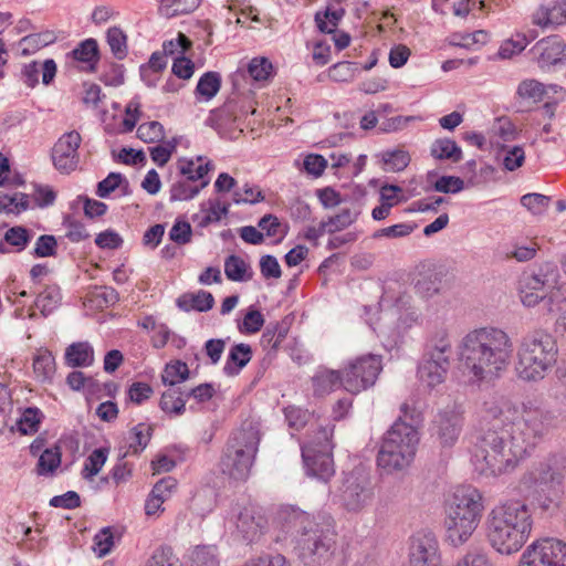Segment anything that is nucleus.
<instances>
[{
    "label": "nucleus",
    "instance_id": "f257e3e1",
    "mask_svg": "<svg viewBox=\"0 0 566 566\" xmlns=\"http://www.w3.org/2000/svg\"><path fill=\"white\" fill-rule=\"evenodd\" d=\"M479 417L481 429L471 462L475 472L486 478L513 471L543 440L549 427L544 409L516 406L497 392L484 396Z\"/></svg>",
    "mask_w": 566,
    "mask_h": 566
},
{
    "label": "nucleus",
    "instance_id": "f03ea898",
    "mask_svg": "<svg viewBox=\"0 0 566 566\" xmlns=\"http://www.w3.org/2000/svg\"><path fill=\"white\" fill-rule=\"evenodd\" d=\"M513 352L510 335L493 326L468 332L458 346L459 359L473 384L501 378L510 367Z\"/></svg>",
    "mask_w": 566,
    "mask_h": 566
},
{
    "label": "nucleus",
    "instance_id": "7ed1b4c3",
    "mask_svg": "<svg viewBox=\"0 0 566 566\" xmlns=\"http://www.w3.org/2000/svg\"><path fill=\"white\" fill-rule=\"evenodd\" d=\"M486 539L501 555L517 553L528 541L533 528L530 506L520 500H510L494 506L488 514Z\"/></svg>",
    "mask_w": 566,
    "mask_h": 566
},
{
    "label": "nucleus",
    "instance_id": "20e7f679",
    "mask_svg": "<svg viewBox=\"0 0 566 566\" xmlns=\"http://www.w3.org/2000/svg\"><path fill=\"white\" fill-rule=\"evenodd\" d=\"M286 522L298 535L295 549L305 566H322L332 558L336 545L332 516L292 510Z\"/></svg>",
    "mask_w": 566,
    "mask_h": 566
},
{
    "label": "nucleus",
    "instance_id": "39448f33",
    "mask_svg": "<svg viewBox=\"0 0 566 566\" xmlns=\"http://www.w3.org/2000/svg\"><path fill=\"white\" fill-rule=\"evenodd\" d=\"M555 338L543 329L525 335L517 348L515 371L520 379L536 382L545 378L557 361Z\"/></svg>",
    "mask_w": 566,
    "mask_h": 566
},
{
    "label": "nucleus",
    "instance_id": "423d86ee",
    "mask_svg": "<svg viewBox=\"0 0 566 566\" xmlns=\"http://www.w3.org/2000/svg\"><path fill=\"white\" fill-rule=\"evenodd\" d=\"M417 428L398 419L385 433L377 454V465L387 474L405 471L412 463L419 444Z\"/></svg>",
    "mask_w": 566,
    "mask_h": 566
},
{
    "label": "nucleus",
    "instance_id": "0eeeda50",
    "mask_svg": "<svg viewBox=\"0 0 566 566\" xmlns=\"http://www.w3.org/2000/svg\"><path fill=\"white\" fill-rule=\"evenodd\" d=\"M259 443L260 432L252 422L234 431L220 461L222 472L234 480H245L251 472Z\"/></svg>",
    "mask_w": 566,
    "mask_h": 566
},
{
    "label": "nucleus",
    "instance_id": "6e6552de",
    "mask_svg": "<svg viewBox=\"0 0 566 566\" xmlns=\"http://www.w3.org/2000/svg\"><path fill=\"white\" fill-rule=\"evenodd\" d=\"M559 271L553 262H545L532 272H524L518 282L522 303L532 307L543 302L549 313L555 307L559 294Z\"/></svg>",
    "mask_w": 566,
    "mask_h": 566
},
{
    "label": "nucleus",
    "instance_id": "1a4fd4ad",
    "mask_svg": "<svg viewBox=\"0 0 566 566\" xmlns=\"http://www.w3.org/2000/svg\"><path fill=\"white\" fill-rule=\"evenodd\" d=\"M336 497L347 512H361L373 503L375 497L371 478L360 469L350 471L343 478Z\"/></svg>",
    "mask_w": 566,
    "mask_h": 566
},
{
    "label": "nucleus",
    "instance_id": "9d476101",
    "mask_svg": "<svg viewBox=\"0 0 566 566\" xmlns=\"http://www.w3.org/2000/svg\"><path fill=\"white\" fill-rule=\"evenodd\" d=\"M382 369L381 358L364 355L349 360L343 368V388L354 395L373 387Z\"/></svg>",
    "mask_w": 566,
    "mask_h": 566
},
{
    "label": "nucleus",
    "instance_id": "9b49d317",
    "mask_svg": "<svg viewBox=\"0 0 566 566\" xmlns=\"http://www.w3.org/2000/svg\"><path fill=\"white\" fill-rule=\"evenodd\" d=\"M518 566H566V543L552 537L537 539L526 547Z\"/></svg>",
    "mask_w": 566,
    "mask_h": 566
},
{
    "label": "nucleus",
    "instance_id": "f8f14e48",
    "mask_svg": "<svg viewBox=\"0 0 566 566\" xmlns=\"http://www.w3.org/2000/svg\"><path fill=\"white\" fill-rule=\"evenodd\" d=\"M233 520L237 532L248 543H256L268 531V518L262 510L253 504L237 505L233 509Z\"/></svg>",
    "mask_w": 566,
    "mask_h": 566
},
{
    "label": "nucleus",
    "instance_id": "ddd939ff",
    "mask_svg": "<svg viewBox=\"0 0 566 566\" xmlns=\"http://www.w3.org/2000/svg\"><path fill=\"white\" fill-rule=\"evenodd\" d=\"M483 497L480 491L471 485L455 489L447 506L446 513L480 521L483 512Z\"/></svg>",
    "mask_w": 566,
    "mask_h": 566
},
{
    "label": "nucleus",
    "instance_id": "4468645a",
    "mask_svg": "<svg viewBox=\"0 0 566 566\" xmlns=\"http://www.w3.org/2000/svg\"><path fill=\"white\" fill-rule=\"evenodd\" d=\"M410 566H441L439 543L432 532H418L411 537Z\"/></svg>",
    "mask_w": 566,
    "mask_h": 566
},
{
    "label": "nucleus",
    "instance_id": "2eb2a0df",
    "mask_svg": "<svg viewBox=\"0 0 566 566\" xmlns=\"http://www.w3.org/2000/svg\"><path fill=\"white\" fill-rule=\"evenodd\" d=\"M565 474L566 457L563 454H551L525 472L521 478V482L532 483L534 481H543L559 486Z\"/></svg>",
    "mask_w": 566,
    "mask_h": 566
},
{
    "label": "nucleus",
    "instance_id": "dca6fc26",
    "mask_svg": "<svg viewBox=\"0 0 566 566\" xmlns=\"http://www.w3.org/2000/svg\"><path fill=\"white\" fill-rule=\"evenodd\" d=\"M81 142L80 133L71 130L63 134L55 143L52 148V160L59 171L69 174L76 168L78 163L77 149Z\"/></svg>",
    "mask_w": 566,
    "mask_h": 566
},
{
    "label": "nucleus",
    "instance_id": "f3484780",
    "mask_svg": "<svg viewBox=\"0 0 566 566\" xmlns=\"http://www.w3.org/2000/svg\"><path fill=\"white\" fill-rule=\"evenodd\" d=\"M462 430V417L454 409L440 411L432 426L433 436L437 437L442 448H451L455 444Z\"/></svg>",
    "mask_w": 566,
    "mask_h": 566
},
{
    "label": "nucleus",
    "instance_id": "a211bd4d",
    "mask_svg": "<svg viewBox=\"0 0 566 566\" xmlns=\"http://www.w3.org/2000/svg\"><path fill=\"white\" fill-rule=\"evenodd\" d=\"M453 354L452 339L447 328L434 331L427 339L422 357L430 361L440 364L444 367H451Z\"/></svg>",
    "mask_w": 566,
    "mask_h": 566
},
{
    "label": "nucleus",
    "instance_id": "6ab92c4d",
    "mask_svg": "<svg viewBox=\"0 0 566 566\" xmlns=\"http://www.w3.org/2000/svg\"><path fill=\"white\" fill-rule=\"evenodd\" d=\"M302 458L310 475L325 482L334 475L335 468L332 452L315 451L313 446H304Z\"/></svg>",
    "mask_w": 566,
    "mask_h": 566
},
{
    "label": "nucleus",
    "instance_id": "aec40b11",
    "mask_svg": "<svg viewBox=\"0 0 566 566\" xmlns=\"http://www.w3.org/2000/svg\"><path fill=\"white\" fill-rule=\"evenodd\" d=\"M532 51L537 55V62L542 69L563 64L566 61V43L558 35L539 40Z\"/></svg>",
    "mask_w": 566,
    "mask_h": 566
},
{
    "label": "nucleus",
    "instance_id": "412c9836",
    "mask_svg": "<svg viewBox=\"0 0 566 566\" xmlns=\"http://www.w3.org/2000/svg\"><path fill=\"white\" fill-rule=\"evenodd\" d=\"M521 485L528 491L531 503L543 512H554L559 506V491L557 485L543 481L532 483H522Z\"/></svg>",
    "mask_w": 566,
    "mask_h": 566
},
{
    "label": "nucleus",
    "instance_id": "4be33fe9",
    "mask_svg": "<svg viewBox=\"0 0 566 566\" xmlns=\"http://www.w3.org/2000/svg\"><path fill=\"white\" fill-rule=\"evenodd\" d=\"M480 521H471V518L447 513L444 526L447 531V538L454 547L462 546L472 536L476 530Z\"/></svg>",
    "mask_w": 566,
    "mask_h": 566
},
{
    "label": "nucleus",
    "instance_id": "5701e85b",
    "mask_svg": "<svg viewBox=\"0 0 566 566\" xmlns=\"http://www.w3.org/2000/svg\"><path fill=\"white\" fill-rule=\"evenodd\" d=\"M450 368L440 364L421 358L418 364L417 376L419 380L429 388H434L447 379Z\"/></svg>",
    "mask_w": 566,
    "mask_h": 566
},
{
    "label": "nucleus",
    "instance_id": "b1692460",
    "mask_svg": "<svg viewBox=\"0 0 566 566\" xmlns=\"http://www.w3.org/2000/svg\"><path fill=\"white\" fill-rule=\"evenodd\" d=\"M69 367H88L94 363V349L88 342H77L67 346L64 355Z\"/></svg>",
    "mask_w": 566,
    "mask_h": 566
},
{
    "label": "nucleus",
    "instance_id": "393cba45",
    "mask_svg": "<svg viewBox=\"0 0 566 566\" xmlns=\"http://www.w3.org/2000/svg\"><path fill=\"white\" fill-rule=\"evenodd\" d=\"M177 305L180 310L189 312H207L214 305V298L211 293L200 290L197 293H185L177 298Z\"/></svg>",
    "mask_w": 566,
    "mask_h": 566
},
{
    "label": "nucleus",
    "instance_id": "a878e982",
    "mask_svg": "<svg viewBox=\"0 0 566 566\" xmlns=\"http://www.w3.org/2000/svg\"><path fill=\"white\" fill-rule=\"evenodd\" d=\"M312 381L315 394L323 396L336 388H343V371L331 369L321 370L312 378Z\"/></svg>",
    "mask_w": 566,
    "mask_h": 566
},
{
    "label": "nucleus",
    "instance_id": "bb28decb",
    "mask_svg": "<svg viewBox=\"0 0 566 566\" xmlns=\"http://www.w3.org/2000/svg\"><path fill=\"white\" fill-rule=\"evenodd\" d=\"M252 358V349L248 344H237L230 349L228 360L223 367V371L228 376L239 373Z\"/></svg>",
    "mask_w": 566,
    "mask_h": 566
},
{
    "label": "nucleus",
    "instance_id": "cd10ccee",
    "mask_svg": "<svg viewBox=\"0 0 566 566\" xmlns=\"http://www.w3.org/2000/svg\"><path fill=\"white\" fill-rule=\"evenodd\" d=\"M55 359L51 352L41 349L33 358V371L38 380L51 382L55 374Z\"/></svg>",
    "mask_w": 566,
    "mask_h": 566
},
{
    "label": "nucleus",
    "instance_id": "c85d7f7f",
    "mask_svg": "<svg viewBox=\"0 0 566 566\" xmlns=\"http://www.w3.org/2000/svg\"><path fill=\"white\" fill-rule=\"evenodd\" d=\"M430 153L439 160L449 159L452 163H459L462 159L461 148L450 138L436 139L431 145Z\"/></svg>",
    "mask_w": 566,
    "mask_h": 566
},
{
    "label": "nucleus",
    "instance_id": "c756f323",
    "mask_svg": "<svg viewBox=\"0 0 566 566\" xmlns=\"http://www.w3.org/2000/svg\"><path fill=\"white\" fill-rule=\"evenodd\" d=\"M32 238L33 233L31 230L22 226L12 227L6 231L3 242H0V252H8L4 248V243L13 247L18 252H21L27 248Z\"/></svg>",
    "mask_w": 566,
    "mask_h": 566
},
{
    "label": "nucleus",
    "instance_id": "7c9ffc66",
    "mask_svg": "<svg viewBox=\"0 0 566 566\" xmlns=\"http://www.w3.org/2000/svg\"><path fill=\"white\" fill-rule=\"evenodd\" d=\"M151 437V427L145 423H138L129 433V442L126 452L122 455L125 458L130 454H139L148 444Z\"/></svg>",
    "mask_w": 566,
    "mask_h": 566
},
{
    "label": "nucleus",
    "instance_id": "2f4dec72",
    "mask_svg": "<svg viewBox=\"0 0 566 566\" xmlns=\"http://www.w3.org/2000/svg\"><path fill=\"white\" fill-rule=\"evenodd\" d=\"M235 122L233 106L224 104L222 107L211 112L207 124L214 128L219 134L229 128Z\"/></svg>",
    "mask_w": 566,
    "mask_h": 566
},
{
    "label": "nucleus",
    "instance_id": "473e14b6",
    "mask_svg": "<svg viewBox=\"0 0 566 566\" xmlns=\"http://www.w3.org/2000/svg\"><path fill=\"white\" fill-rule=\"evenodd\" d=\"M74 60L84 62L88 65L90 70L94 69V65L98 61V45L96 40L87 39L82 41L72 52Z\"/></svg>",
    "mask_w": 566,
    "mask_h": 566
},
{
    "label": "nucleus",
    "instance_id": "72a5a7b5",
    "mask_svg": "<svg viewBox=\"0 0 566 566\" xmlns=\"http://www.w3.org/2000/svg\"><path fill=\"white\" fill-rule=\"evenodd\" d=\"M159 405L165 412L182 415L186 409V399L179 388H169L161 395Z\"/></svg>",
    "mask_w": 566,
    "mask_h": 566
},
{
    "label": "nucleus",
    "instance_id": "f704fd0d",
    "mask_svg": "<svg viewBox=\"0 0 566 566\" xmlns=\"http://www.w3.org/2000/svg\"><path fill=\"white\" fill-rule=\"evenodd\" d=\"M381 161L385 171H402L410 163V155L402 149L386 150L381 153Z\"/></svg>",
    "mask_w": 566,
    "mask_h": 566
},
{
    "label": "nucleus",
    "instance_id": "c9c22d12",
    "mask_svg": "<svg viewBox=\"0 0 566 566\" xmlns=\"http://www.w3.org/2000/svg\"><path fill=\"white\" fill-rule=\"evenodd\" d=\"M189 368L186 363L176 360L166 365L161 375V380L165 385L174 388L177 384H180L188 379Z\"/></svg>",
    "mask_w": 566,
    "mask_h": 566
},
{
    "label": "nucleus",
    "instance_id": "e433bc0d",
    "mask_svg": "<svg viewBox=\"0 0 566 566\" xmlns=\"http://www.w3.org/2000/svg\"><path fill=\"white\" fill-rule=\"evenodd\" d=\"M208 185L202 181L200 186H191L190 181L182 179L172 184L170 188V201H186L195 198L201 189Z\"/></svg>",
    "mask_w": 566,
    "mask_h": 566
},
{
    "label": "nucleus",
    "instance_id": "4c0bfd02",
    "mask_svg": "<svg viewBox=\"0 0 566 566\" xmlns=\"http://www.w3.org/2000/svg\"><path fill=\"white\" fill-rule=\"evenodd\" d=\"M60 301V289L54 285L46 286L44 291L38 295L34 305L41 311L42 315L46 316L53 312Z\"/></svg>",
    "mask_w": 566,
    "mask_h": 566
},
{
    "label": "nucleus",
    "instance_id": "58836bf2",
    "mask_svg": "<svg viewBox=\"0 0 566 566\" xmlns=\"http://www.w3.org/2000/svg\"><path fill=\"white\" fill-rule=\"evenodd\" d=\"M106 40L116 59L123 60L127 55V35L119 27L109 28Z\"/></svg>",
    "mask_w": 566,
    "mask_h": 566
},
{
    "label": "nucleus",
    "instance_id": "ea45409f",
    "mask_svg": "<svg viewBox=\"0 0 566 566\" xmlns=\"http://www.w3.org/2000/svg\"><path fill=\"white\" fill-rule=\"evenodd\" d=\"M249 265L243 259L231 254L224 261V273L227 277L234 282H242L251 279V274L245 276Z\"/></svg>",
    "mask_w": 566,
    "mask_h": 566
},
{
    "label": "nucleus",
    "instance_id": "a19ab883",
    "mask_svg": "<svg viewBox=\"0 0 566 566\" xmlns=\"http://www.w3.org/2000/svg\"><path fill=\"white\" fill-rule=\"evenodd\" d=\"M108 450L104 448L95 449L86 459L82 471L85 480H91L98 474L107 460Z\"/></svg>",
    "mask_w": 566,
    "mask_h": 566
},
{
    "label": "nucleus",
    "instance_id": "79ce46f5",
    "mask_svg": "<svg viewBox=\"0 0 566 566\" xmlns=\"http://www.w3.org/2000/svg\"><path fill=\"white\" fill-rule=\"evenodd\" d=\"M61 464V451L59 447L45 449L38 461L36 472L40 475L52 473Z\"/></svg>",
    "mask_w": 566,
    "mask_h": 566
},
{
    "label": "nucleus",
    "instance_id": "37998d69",
    "mask_svg": "<svg viewBox=\"0 0 566 566\" xmlns=\"http://www.w3.org/2000/svg\"><path fill=\"white\" fill-rule=\"evenodd\" d=\"M221 76L217 72L205 73L197 84V93L206 97V99L212 98L220 90Z\"/></svg>",
    "mask_w": 566,
    "mask_h": 566
},
{
    "label": "nucleus",
    "instance_id": "c03bdc74",
    "mask_svg": "<svg viewBox=\"0 0 566 566\" xmlns=\"http://www.w3.org/2000/svg\"><path fill=\"white\" fill-rule=\"evenodd\" d=\"M137 137L145 143H158L165 138L164 126L157 122L143 123L137 128Z\"/></svg>",
    "mask_w": 566,
    "mask_h": 566
},
{
    "label": "nucleus",
    "instance_id": "a18cd8bd",
    "mask_svg": "<svg viewBox=\"0 0 566 566\" xmlns=\"http://www.w3.org/2000/svg\"><path fill=\"white\" fill-rule=\"evenodd\" d=\"M517 94L524 99H531L536 103L542 101L546 90L544 84L536 80H524L517 87Z\"/></svg>",
    "mask_w": 566,
    "mask_h": 566
},
{
    "label": "nucleus",
    "instance_id": "49530a36",
    "mask_svg": "<svg viewBox=\"0 0 566 566\" xmlns=\"http://www.w3.org/2000/svg\"><path fill=\"white\" fill-rule=\"evenodd\" d=\"M440 279L437 273H428L418 279L416 292L424 298L432 297L440 291Z\"/></svg>",
    "mask_w": 566,
    "mask_h": 566
},
{
    "label": "nucleus",
    "instance_id": "de8ad7c7",
    "mask_svg": "<svg viewBox=\"0 0 566 566\" xmlns=\"http://www.w3.org/2000/svg\"><path fill=\"white\" fill-rule=\"evenodd\" d=\"M38 408H27L18 421V429L23 434H31L38 431L41 421Z\"/></svg>",
    "mask_w": 566,
    "mask_h": 566
},
{
    "label": "nucleus",
    "instance_id": "09e8293b",
    "mask_svg": "<svg viewBox=\"0 0 566 566\" xmlns=\"http://www.w3.org/2000/svg\"><path fill=\"white\" fill-rule=\"evenodd\" d=\"M57 250V241L52 234L40 235L34 244L32 254L35 258L55 256Z\"/></svg>",
    "mask_w": 566,
    "mask_h": 566
},
{
    "label": "nucleus",
    "instance_id": "8fccbe9b",
    "mask_svg": "<svg viewBox=\"0 0 566 566\" xmlns=\"http://www.w3.org/2000/svg\"><path fill=\"white\" fill-rule=\"evenodd\" d=\"M528 42L530 40L525 34L517 33L500 46L499 54L502 59H511L513 55L521 53Z\"/></svg>",
    "mask_w": 566,
    "mask_h": 566
},
{
    "label": "nucleus",
    "instance_id": "3c124183",
    "mask_svg": "<svg viewBox=\"0 0 566 566\" xmlns=\"http://www.w3.org/2000/svg\"><path fill=\"white\" fill-rule=\"evenodd\" d=\"M92 296L98 307L113 306L119 301L118 292L111 286H95Z\"/></svg>",
    "mask_w": 566,
    "mask_h": 566
},
{
    "label": "nucleus",
    "instance_id": "603ef678",
    "mask_svg": "<svg viewBox=\"0 0 566 566\" xmlns=\"http://www.w3.org/2000/svg\"><path fill=\"white\" fill-rule=\"evenodd\" d=\"M417 228L416 224L411 223H397L387 228L379 229L374 232L373 238H389V239H398L408 237Z\"/></svg>",
    "mask_w": 566,
    "mask_h": 566
},
{
    "label": "nucleus",
    "instance_id": "864d4df0",
    "mask_svg": "<svg viewBox=\"0 0 566 566\" xmlns=\"http://www.w3.org/2000/svg\"><path fill=\"white\" fill-rule=\"evenodd\" d=\"M113 546H114V536H113L111 527L102 528L94 536L93 551L95 552V554L98 557H104L107 554H109Z\"/></svg>",
    "mask_w": 566,
    "mask_h": 566
},
{
    "label": "nucleus",
    "instance_id": "5fc2aeb1",
    "mask_svg": "<svg viewBox=\"0 0 566 566\" xmlns=\"http://www.w3.org/2000/svg\"><path fill=\"white\" fill-rule=\"evenodd\" d=\"M355 63L343 61L329 67L328 77L335 82H349L355 77Z\"/></svg>",
    "mask_w": 566,
    "mask_h": 566
},
{
    "label": "nucleus",
    "instance_id": "6e6d98bb",
    "mask_svg": "<svg viewBox=\"0 0 566 566\" xmlns=\"http://www.w3.org/2000/svg\"><path fill=\"white\" fill-rule=\"evenodd\" d=\"M49 34L34 33L22 38L19 41V48L21 49V53L23 55H29L34 53L39 49L48 45L50 43Z\"/></svg>",
    "mask_w": 566,
    "mask_h": 566
},
{
    "label": "nucleus",
    "instance_id": "4d7b16f0",
    "mask_svg": "<svg viewBox=\"0 0 566 566\" xmlns=\"http://www.w3.org/2000/svg\"><path fill=\"white\" fill-rule=\"evenodd\" d=\"M147 566H179V559L169 546H160L149 558Z\"/></svg>",
    "mask_w": 566,
    "mask_h": 566
},
{
    "label": "nucleus",
    "instance_id": "13d9d810",
    "mask_svg": "<svg viewBox=\"0 0 566 566\" xmlns=\"http://www.w3.org/2000/svg\"><path fill=\"white\" fill-rule=\"evenodd\" d=\"M272 63L266 57H254L248 65L250 76L255 81H265L272 72Z\"/></svg>",
    "mask_w": 566,
    "mask_h": 566
},
{
    "label": "nucleus",
    "instance_id": "bf43d9fd",
    "mask_svg": "<svg viewBox=\"0 0 566 566\" xmlns=\"http://www.w3.org/2000/svg\"><path fill=\"white\" fill-rule=\"evenodd\" d=\"M551 198L542 193H527L521 198V203L534 214L543 213L548 207Z\"/></svg>",
    "mask_w": 566,
    "mask_h": 566
},
{
    "label": "nucleus",
    "instance_id": "052dcab7",
    "mask_svg": "<svg viewBox=\"0 0 566 566\" xmlns=\"http://www.w3.org/2000/svg\"><path fill=\"white\" fill-rule=\"evenodd\" d=\"M242 191H243L244 196H242L241 191H239V190H235L233 192L234 203H237V205H241V203L255 205V203L264 200V196H263L261 189L256 186H251L249 184H245Z\"/></svg>",
    "mask_w": 566,
    "mask_h": 566
},
{
    "label": "nucleus",
    "instance_id": "680f3d73",
    "mask_svg": "<svg viewBox=\"0 0 566 566\" xmlns=\"http://www.w3.org/2000/svg\"><path fill=\"white\" fill-rule=\"evenodd\" d=\"M191 566H218L219 562L216 557L214 548L207 546H198L191 555Z\"/></svg>",
    "mask_w": 566,
    "mask_h": 566
},
{
    "label": "nucleus",
    "instance_id": "e2e57ef3",
    "mask_svg": "<svg viewBox=\"0 0 566 566\" xmlns=\"http://www.w3.org/2000/svg\"><path fill=\"white\" fill-rule=\"evenodd\" d=\"M264 325L263 314L254 308H250L243 317L242 324L239 326L240 331L248 334H255L261 331Z\"/></svg>",
    "mask_w": 566,
    "mask_h": 566
},
{
    "label": "nucleus",
    "instance_id": "0e129e2a",
    "mask_svg": "<svg viewBox=\"0 0 566 566\" xmlns=\"http://www.w3.org/2000/svg\"><path fill=\"white\" fill-rule=\"evenodd\" d=\"M438 192L442 193H458L464 189V181L455 176H442L433 185Z\"/></svg>",
    "mask_w": 566,
    "mask_h": 566
},
{
    "label": "nucleus",
    "instance_id": "69168bd1",
    "mask_svg": "<svg viewBox=\"0 0 566 566\" xmlns=\"http://www.w3.org/2000/svg\"><path fill=\"white\" fill-rule=\"evenodd\" d=\"M333 427H321L306 446H313L315 451L332 452Z\"/></svg>",
    "mask_w": 566,
    "mask_h": 566
},
{
    "label": "nucleus",
    "instance_id": "338daca9",
    "mask_svg": "<svg viewBox=\"0 0 566 566\" xmlns=\"http://www.w3.org/2000/svg\"><path fill=\"white\" fill-rule=\"evenodd\" d=\"M525 160V151L521 146H513L504 149L503 166L509 171L520 168Z\"/></svg>",
    "mask_w": 566,
    "mask_h": 566
},
{
    "label": "nucleus",
    "instance_id": "774afa93",
    "mask_svg": "<svg viewBox=\"0 0 566 566\" xmlns=\"http://www.w3.org/2000/svg\"><path fill=\"white\" fill-rule=\"evenodd\" d=\"M454 566H492V564L483 549H474L467 552Z\"/></svg>",
    "mask_w": 566,
    "mask_h": 566
}]
</instances>
